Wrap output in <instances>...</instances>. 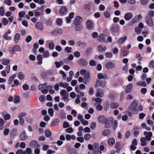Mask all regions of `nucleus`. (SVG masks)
Returning <instances> with one entry per match:
<instances>
[{
    "instance_id": "1",
    "label": "nucleus",
    "mask_w": 154,
    "mask_h": 154,
    "mask_svg": "<svg viewBox=\"0 0 154 154\" xmlns=\"http://www.w3.org/2000/svg\"><path fill=\"white\" fill-rule=\"evenodd\" d=\"M137 100H134L129 106L128 111L132 112L134 114H137L138 112V110L137 109Z\"/></svg>"
},
{
    "instance_id": "2",
    "label": "nucleus",
    "mask_w": 154,
    "mask_h": 154,
    "mask_svg": "<svg viewBox=\"0 0 154 154\" xmlns=\"http://www.w3.org/2000/svg\"><path fill=\"white\" fill-rule=\"evenodd\" d=\"M106 82V81L104 79H97L94 86L96 88L100 87L103 88L105 86Z\"/></svg>"
},
{
    "instance_id": "3",
    "label": "nucleus",
    "mask_w": 154,
    "mask_h": 154,
    "mask_svg": "<svg viewBox=\"0 0 154 154\" xmlns=\"http://www.w3.org/2000/svg\"><path fill=\"white\" fill-rule=\"evenodd\" d=\"M113 119L112 117H110L106 119L104 124H105V127L106 128H110L112 125Z\"/></svg>"
},
{
    "instance_id": "4",
    "label": "nucleus",
    "mask_w": 154,
    "mask_h": 154,
    "mask_svg": "<svg viewBox=\"0 0 154 154\" xmlns=\"http://www.w3.org/2000/svg\"><path fill=\"white\" fill-rule=\"evenodd\" d=\"M77 63L78 64L84 66H86L88 64L87 61L83 58L77 61Z\"/></svg>"
},
{
    "instance_id": "5",
    "label": "nucleus",
    "mask_w": 154,
    "mask_h": 154,
    "mask_svg": "<svg viewBox=\"0 0 154 154\" xmlns=\"http://www.w3.org/2000/svg\"><path fill=\"white\" fill-rule=\"evenodd\" d=\"M96 92V96L97 97H103L104 91L103 89L100 88H98L97 89Z\"/></svg>"
},
{
    "instance_id": "6",
    "label": "nucleus",
    "mask_w": 154,
    "mask_h": 154,
    "mask_svg": "<svg viewBox=\"0 0 154 154\" xmlns=\"http://www.w3.org/2000/svg\"><path fill=\"white\" fill-rule=\"evenodd\" d=\"M11 31L10 30L7 31L3 35V38L5 40H10L11 39V36H8V34H10Z\"/></svg>"
},
{
    "instance_id": "7",
    "label": "nucleus",
    "mask_w": 154,
    "mask_h": 154,
    "mask_svg": "<svg viewBox=\"0 0 154 154\" xmlns=\"http://www.w3.org/2000/svg\"><path fill=\"white\" fill-rule=\"evenodd\" d=\"M143 134L146 136L145 139L146 140L148 141L151 140V137L152 136V133L151 132H147V131H144Z\"/></svg>"
},
{
    "instance_id": "8",
    "label": "nucleus",
    "mask_w": 154,
    "mask_h": 154,
    "mask_svg": "<svg viewBox=\"0 0 154 154\" xmlns=\"http://www.w3.org/2000/svg\"><path fill=\"white\" fill-rule=\"evenodd\" d=\"M90 74L88 72H87L84 75L83 82L85 84H87L89 80Z\"/></svg>"
},
{
    "instance_id": "9",
    "label": "nucleus",
    "mask_w": 154,
    "mask_h": 154,
    "mask_svg": "<svg viewBox=\"0 0 154 154\" xmlns=\"http://www.w3.org/2000/svg\"><path fill=\"white\" fill-rule=\"evenodd\" d=\"M83 21V19L79 16H77L73 21L74 24H81Z\"/></svg>"
},
{
    "instance_id": "10",
    "label": "nucleus",
    "mask_w": 154,
    "mask_h": 154,
    "mask_svg": "<svg viewBox=\"0 0 154 154\" xmlns=\"http://www.w3.org/2000/svg\"><path fill=\"white\" fill-rule=\"evenodd\" d=\"M29 145L30 147L34 148L38 147L39 146V145L35 140H33L31 141L29 143Z\"/></svg>"
},
{
    "instance_id": "11",
    "label": "nucleus",
    "mask_w": 154,
    "mask_h": 154,
    "mask_svg": "<svg viewBox=\"0 0 154 154\" xmlns=\"http://www.w3.org/2000/svg\"><path fill=\"white\" fill-rule=\"evenodd\" d=\"M146 23L149 26L152 27L153 26V23L151 17H146Z\"/></svg>"
},
{
    "instance_id": "12",
    "label": "nucleus",
    "mask_w": 154,
    "mask_h": 154,
    "mask_svg": "<svg viewBox=\"0 0 154 154\" xmlns=\"http://www.w3.org/2000/svg\"><path fill=\"white\" fill-rule=\"evenodd\" d=\"M106 68L108 69H111L115 67V64L114 63L109 62L107 63L105 65Z\"/></svg>"
},
{
    "instance_id": "13",
    "label": "nucleus",
    "mask_w": 154,
    "mask_h": 154,
    "mask_svg": "<svg viewBox=\"0 0 154 154\" xmlns=\"http://www.w3.org/2000/svg\"><path fill=\"white\" fill-rule=\"evenodd\" d=\"M132 17V13L131 12H128L125 14L124 18L126 20L128 21L130 20Z\"/></svg>"
},
{
    "instance_id": "14",
    "label": "nucleus",
    "mask_w": 154,
    "mask_h": 154,
    "mask_svg": "<svg viewBox=\"0 0 154 154\" xmlns=\"http://www.w3.org/2000/svg\"><path fill=\"white\" fill-rule=\"evenodd\" d=\"M133 87V85L132 84L130 83L128 84L126 87L125 91L126 93H130Z\"/></svg>"
},
{
    "instance_id": "15",
    "label": "nucleus",
    "mask_w": 154,
    "mask_h": 154,
    "mask_svg": "<svg viewBox=\"0 0 154 154\" xmlns=\"http://www.w3.org/2000/svg\"><path fill=\"white\" fill-rule=\"evenodd\" d=\"M106 119V117L103 115L100 116L98 118V121L102 124L104 123Z\"/></svg>"
},
{
    "instance_id": "16",
    "label": "nucleus",
    "mask_w": 154,
    "mask_h": 154,
    "mask_svg": "<svg viewBox=\"0 0 154 154\" xmlns=\"http://www.w3.org/2000/svg\"><path fill=\"white\" fill-rule=\"evenodd\" d=\"M142 17L141 15L140 14L138 15L135 16L131 20L133 21L134 23H136L139 21L140 19H141Z\"/></svg>"
},
{
    "instance_id": "17",
    "label": "nucleus",
    "mask_w": 154,
    "mask_h": 154,
    "mask_svg": "<svg viewBox=\"0 0 154 154\" xmlns=\"http://www.w3.org/2000/svg\"><path fill=\"white\" fill-rule=\"evenodd\" d=\"M27 137V136L26 134L25 131H23V132L21 133L20 135V139L21 140H24L26 139Z\"/></svg>"
},
{
    "instance_id": "18",
    "label": "nucleus",
    "mask_w": 154,
    "mask_h": 154,
    "mask_svg": "<svg viewBox=\"0 0 154 154\" xmlns=\"http://www.w3.org/2000/svg\"><path fill=\"white\" fill-rule=\"evenodd\" d=\"M86 23L88 29L89 30H91L93 25V23L90 20H88L87 21Z\"/></svg>"
},
{
    "instance_id": "19",
    "label": "nucleus",
    "mask_w": 154,
    "mask_h": 154,
    "mask_svg": "<svg viewBox=\"0 0 154 154\" xmlns=\"http://www.w3.org/2000/svg\"><path fill=\"white\" fill-rule=\"evenodd\" d=\"M75 26L74 29L76 31H80L83 28V26L81 24H74Z\"/></svg>"
},
{
    "instance_id": "20",
    "label": "nucleus",
    "mask_w": 154,
    "mask_h": 154,
    "mask_svg": "<svg viewBox=\"0 0 154 154\" xmlns=\"http://www.w3.org/2000/svg\"><path fill=\"white\" fill-rule=\"evenodd\" d=\"M35 27L40 30H42L44 28L43 24L41 22H37L36 24Z\"/></svg>"
},
{
    "instance_id": "21",
    "label": "nucleus",
    "mask_w": 154,
    "mask_h": 154,
    "mask_svg": "<svg viewBox=\"0 0 154 154\" xmlns=\"http://www.w3.org/2000/svg\"><path fill=\"white\" fill-rule=\"evenodd\" d=\"M105 35L103 34H100L97 38V39L99 41L102 42L104 41Z\"/></svg>"
},
{
    "instance_id": "22",
    "label": "nucleus",
    "mask_w": 154,
    "mask_h": 154,
    "mask_svg": "<svg viewBox=\"0 0 154 154\" xmlns=\"http://www.w3.org/2000/svg\"><path fill=\"white\" fill-rule=\"evenodd\" d=\"M20 35L19 33H17L14 37V42L16 43H18L20 40Z\"/></svg>"
},
{
    "instance_id": "23",
    "label": "nucleus",
    "mask_w": 154,
    "mask_h": 154,
    "mask_svg": "<svg viewBox=\"0 0 154 154\" xmlns=\"http://www.w3.org/2000/svg\"><path fill=\"white\" fill-rule=\"evenodd\" d=\"M115 143V140L112 138L111 137L109 138L108 140V143L109 146H111L114 144Z\"/></svg>"
},
{
    "instance_id": "24",
    "label": "nucleus",
    "mask_w": 154,
    "mask_h": 154,
    "mask_svg": "<svg viewBox=\"0 0 154 154\" xmlns=\"http://www.w3.org/2000/svg\"><path fill=\"white\" fill-rule=\"evenodd\" d=\"M127 38V37L126 36H125L123 37H122L120 38L118 40V44H122L124 42Z\"/></svg>"
},
{
    "instance_id": "25",
    "label": "nucleus",
    "mask_w": 154,
    "mask_h": 154,
    "mask_svg": "<svg viewBox=\"0 0 154 154\" xmlns=\"http://www.w3.org/2000/svg\"><path fill=\"white\" fill-rule=\"evenodd\" d=\"M111 132V131L109 129H106L102 132V135L104 136H107L109 135Z\"/></svg>"
},
{
    "instance_id": "26",
    "label": "nucleus",
    "mask_w": 154,
    "mask_h": 154,
    "mask_svg": "<svg viewBox=\"0 0 154 154\" xmlns=\"http://www.w3.org/2000/svg\"><path fill=\"white\" fill-rule=\"evenodd\" d=\"M97 48L98 51L100 52L105 51L106 50L105 47L104 46L103 47V46L101 45L98 46Z\"/></svg>"
},
{
    "instance_id": "27",
    "label": "nucleus",
    "mask_w": 154,
    "mask_h": 154,
    "mask_svg": "<svg viewBox=\"0 0 154 154\" xmlns=\"http://www.w3.org/2000/svg\"><path fill=\"white\" fill-rule=\"evenodd\" d=\"M146 139L144 137H141L140 139L141 142V145L142 146H144L147 144V142L146 141Z\"/></svg>"
},
{
    "instance_id": "28",
    "label": "nucleus",
    "mask_w": 154,
    "mask_h": 154,
    "mask_svg": "<svg viewBox=\"0 0 154 154\" xmlns=\"http://www.w3.org/2000/svg\"><path fill=\"white\" fill-rule=\"evenodd\" d=\"M16 74H14L11 75L10 77V78L9 79L8 81V83L9 84H11L12 82L14 79L16 77Z\"/></svg>"
},
{
    "instance_id": "29",
    "label": "nucleus",
    "mask_w": 154,
    "mask_h": 154,
    "mask_svg": "<svg viewBox=\"0 0 154 154\" xmlns=\"http://www.w3.org/2000/svg\"><path fill=\"white\" fill-rule=\"evenodd\" d=\"M119 104L117 103H111L110 105V107L111 108L114 109H116L119 106Z\"/></svg>"
},
{
    "instance_id": "30",
    "label": "nucleus",
    "mask_w": 154,
    "mask_h": 154,
    "mask_svg": "<svg viewBox=\"0 0 154 154\" xmlns=\"http://www.w3.org/2000/svg\"><path fill=\"white\" fill-rule=\"evenodd\" d=\"M137 85V86L140 85L144 87H145L146 85V84L145 82H142L141 81H139L137 82L136 83Z\"/></svg>"
},
{
    "instance_id": "31",
    "label": "nucleus",
    "mask_w": 154,
    "mask_h": 154,
    "mask_svg": "<svg viewBox=\"0 0 154 154\" xmlns=\"http://www.w3.org/2000/svg\"><path fill=\"white\" fill-rule=\"evenodd\" d=\"M37 60L38 61V62L37 63V64L40 65L42 63V55L39 54L37 56Z\"/></svg>"
},
{
    "instance_id": "32",
    "label": "nucleus",
    "mask_w": 154,
    "mask_h": 154,
    "mask_svg": "<svg viewBox=\"0 0 154 154\" xmlns=\"http://www.w3.org/2000/svg\"><path fill=\"white\" fill-rule=\"evenodd\" d=\"M67 8L64 6H62L60 11L61 14H65L67 11Z\"/></svg>"
},
{
    "instance_id": "33",
    "label": "nucleus",
    "mask_w": 154,
    "mask_h": 154,
    "mask_svg": "<svg viewBox=\"0 0 154 154\" xmlns=\"http://www.w3.org/2000/svg\"><path fill=\"white\" fill-rule=\"evenodd\" d=\"M13 47L14 48V52H21L22 51L21 48L18 45L14 46Z\"/></svg>"
},
{
    "instance_id": "34",
    "label": "nucleus",
    "mask_w": 154,
    "mask_h": 154,
    "mask_svg": "<svg viewBox=\"0 0 154 154\" xmlns=\"http://www.w3.org/2000/svg\"><path fill=\"white\" fill-rule=\"evenodd\" d=\"M17 77L19 79L21 80H23L24 78V76L22 72H19L18 73Z\"/></svg>"
},
{
    "instance_id": "35",
    "label": "nucleus",
    "mask_w": 154,
    "mask_h": 154,
    "mask_svg": "<svg viewBox=\"0 0 154 154\" xmlns=\"http://www.w3.org/2000/svg\"><path fill=\"white\" fill-rule=\"evenodd\" d=\"M104 109L105 111H107L109 108V104L107 101H106L103 105Z\"/></svg>"
},
{
    "instance_id": "36",
    "label": "nucleus",
    "mask_w": 154,
    "mask_h": 154,
    "mask_svg": "<svg viewBox=\"0 0 154 154\" xmlns=\"http://www.w3.org/2000/svg\"><path fill=\"white\" fill-rule=\"evenodd\" d=\"M45 133V136L47 137H49L51 135V132L49 130H46Z\"/></svg>"
},
{
    "instance_id": "37",
    "label": "nucleus",
    "mask_w": 154,
    "mask_h": 154,
    "mask_svg": "<svg viewBox=\"0 0 154 154\" xmlns=\"http://www.w3.org/2000/svg\"><path fill=\"white\" fill-rule=\"evenodd\" d=\"M5 14V12L4 6H2L0 7V15L3 16Z\"/></svg>"
},
{
    "instance_id": "38",
    "label": "nucleus",
    "mask_w": 154,
    "mask_h": 154,
    "mask_svg": "<svg viewBox=\"0 0 154 154\" xmlns=\"http://www.w3.org/2000/svg\"><path fill=\"white\" fill-rule=\"evenodd\" d=\"M54 63L56 68H59L61 66V65L63 64V63L62 61H60V62L56 61Z\"/></svg>"
},
{
    "instance_id": "39",
    "label": "nucleus",
    "mask_w": 154,
    "mask_h": 154,
    "mask_svg": "<svg viewBox=\"0 0 154 154\" xmlns=\"http://www.w3.org/2000/svg\"><path fill=\"white\" fill-rule=\"evenodd\" d=\"M98 79L101 80L102 79H104L106 78V75L103 76L102 75L101 73H99L97 74Z\"/></svg>"
},
{
    "instance_id": "40",
    "label": "nucleus",
    "mask_w": 154,
    "mask_h": 154,
    "mask_svg": "<svg viewBox=\"0 0 154 154\" xmlns=\"http://www.w3.org/2000/svg\"><path fill=\"white\" fill-rule=\"evenodd\" d=\"M111 30L112 32H117L119 30V28L117 26H114L111 27Z\"/></svg>"
},
{
    "instance_id": "41",
    "label": "nucleus",
    "mask_w": 154,
    "mask_h": 154,
    "mask_svg": "<svg viewBox=\"0 0 154 154\" xmlns=\"http://www.w3.org/2000/svg\"><path fill=\"white\" fill-rule=\"evenodd\" d=\"M56 23L57 25L58 26H61L63 23L62 19L60 18H57Z\"/></svg>"
},
{
    "instance_id": "42",
    "label": "nucleus",
    "mask_w": 154,
    "mask_h": 154,
    "mask_svg": "<svg viewBox=\"0 0 154 154\" xmlns=\"http://www.w3.org/2000/svg\"><path fill=\"white\" fill-rule=\"evenodd\" d=\"M103 14L105 17L106 18H109L110 17V13L108 11H105L104 12Z\"/></svg>"
},
{
    "instance_id": "43",
    "label": "nucleus",
    "mask_w": 154,
    "mask_h": 154,
    "mask_svg": "<svg viewBox=\"0 0 154 154\" xmlns=\"http://www.w3.org/2000/svg\"><path fill=\"white\" fill-rule=\"evenodd\" d=\"M2 63L3 65H7L9 63L10 60L8 59H4L2 60Z\"/></svg>"
},
{
    "instance_id": "44",
    "label": "nucleus",
    "mask_w": 154,
    "mask_h": 154,
    "mask_svg": "<svg viewBox=\"0 0 154 154\" xmlns=\"http://www.w3.org/2000/svg\"><path fill=\"white\" fill-rule=\"evenodd\" d=\"M134 134L135 136L138 135L139 134V128L138 127H135L134 128Z\"/></svg>"
},
{
    "instance_id": "45",
    "label": "nucleus",
    "mask_w": 154,
    "mask_h": 154,
    "mask_svg": "<svg viewBox=\"0 0 154 154\" xmlns=\"http://www.w3.org/2000/svg\"><path fill=\"white\" fill-rule=\"evenodd\" d=\"M58 122V121L57 119H54L51 122V126H55Z\"/></svg>"
},
{
    "instance_id": "46",
    "label": "nucleus",
    "mask_w": 154,
    "mask_h": 154,
    "mask_svg": "<svg viewBox=\"0 0 154 154\" xmlns=\"http://www.w3.org/2000/svg\"><path fill=\"white\" fill-rule=\"evenodd\" d=\"M54 109L52 108H49L48 109V113L51 116H53L54 115Z\"/></svg>"
},
{
    "instance_id": "47",
    "label": "nucleus",
    "mask_w": 154,
    "mask_h": 154,
    "mask_svg": "<svg viewBox=\"0 0 154 154\" xmlns=\"http://www.w3.org/2000/svg\"><path fill=\"white\" fill-rule=\"evenodd\" d=\"M91 135L89 134H85L84 136V138L85 140L87 141L88 140L91 138Z\"/></svg>"
},
{
    "instance_id": "48",
    "label": "nucleus",
    "mask_w": 154,
    "mask_h": 154,
    "mask_svg": "<svg viewBox=\"0 0 154 154\" xmlns=\"http://www.w3.org/2000/svg\"><path fill=\"white\" fill-rule=\"evenodd\" d=\"M8 23V20L5 18H3L2 19V23L4 26L7 25Z\"/></svg>"
},
{
    "instance_id": "49",
    "label": "nucleus",
    "mask_w": 154,
    "mask_h": 154,
    "mask_svg": "<svg viewBox=\"0 0 154 154\" xmlns=\"http://www.w3.org/2000/svg\"><path fill=\"white\" fill-rule=\"evenodd\" d=\"M26 112H22L18 115V117L19 118H23V117L26 116Z\"/></svg>"
},
{
    "instance_id": "50",
    "label": "nucleus",
    "mask_w": 154,
    "mask_h": 154,
    "mask_svg": "<svg viewBox=\"0 0 154 154\" xmlns=\"http://www.w3.org/2000/svg\"><path fill=\"white\" fill-rule=\"evenodd\" d=\"M84 8L87 11H89L90 10V5L88 4H85L84 6Z\"/></svg>"
},
{
    "instance_id": "51",
    "label": "nucleus",
    "mask_w": 154,
    "mask_h": 154,
    "mask_svg": "<svg viewBox=\"0 0 154 154\" xmlns=\"http://www.w3.org/2000/svg\"><path fill=\"white\" fill-rule=\"evenodd\" d=\"M96 126V123L95 122H93L91 123L90 125V128L92 129H94Z\"/></svg>"
},
{
    "instance_id": "52",
    "label": "nucleus",
    "mask_w": 154,
    "mask_h": 154,
    "mask_svg": "<svg viewBox=\"0 0 154 154\" xmlns=\"http://www.w3.org/2000/svg\"><path fill=\"white\" fill-rule=\"evenodd\" d=\"M118 125V122L117 121L115 120L114 121V123L113 125V128L114 130H116V128Z\"/></svg>"
},
{
    "instance_id": "53",
    "label": "nucleus",
    "mask_w": 154,
    "mask_h": 154,
    "mask_svg": "<svg viewBox=\"0 0 154 154\" xmlns=\"http://www.w3.org/2000/svg\"><path fill=\"white\" fill-rule=\"evenodd\" d=\"M93 149L97 150H99V144L97 143H94L93 144Z\"/></svg>"
},
{
    "instance_id": "54",
    "label": "nucleus",
    "mask_w": 154,
    "mask_h": 154,
    "mask_svg": "<svg viewBox=\"0 0 154 154\" xmlns=\"http://www.w3.org/2000/svg\"><path fill=\"white\" fill-rule=\"evenodd\" d=\"M48 46L50 50L53 49L54 48V44L53 42H51L49 44Z\"/></svg>"
},
{
    "instance_id": "55",
    "label": "nucleus",
    "mask_w": 154,
    "mask_h": 154,
    "mask_svg": "<svg viewBox=\"0 0 154 154\" xmlns=\"http://www.w3.org/2000/svg\"><path fill=\"white\" fill-rule=\"evenodd\" d=\"M81 106L86 109H88V104L86 103H83L81 104Z\"/></svg>"
},
{
    "instance_id": "56",
    "label": "nucleus",
    "mask_w": 154,
    "mask_h": 154,
    "mask_svg": "<svg viewBox=\"0 0 154 154\" xmlns=\"http://www.w3.org/2000/svg\"><path fill=\"white\" fill-rule=\"evenodd\" d=\"M63 128H66L68 127H70L69 123L66 122H64L63 124Z\"/></svg>"
},
{
    "instance_id": "57",
    "label": "nucleus",
    "mask_w": 154,
    "mask_h": 154,
    "mask_svg": "<svg viewBox=\"0 0 154 154\" xmlns=\"http://www.w3.org/2000/svg\"><path fill=\"white\" fill-rule=\"evenodd\" d=\"M49 54L48 51H45L43 54V56L44 57H47L49 56Z\"/></svg>"
},
{
    "instance_id": "58",
    "label": "nucleus",
    "mask_w": 154,
    "mask_h": 154,
    "mask_svg": "<svg viewBox=\"0 0 154 154\" xmlns=\"http://www.w3.org/2000/svg\"><path fill=\"white\" fill-rule=\"evenodd\" d=\"M96 64V62L93 60H91L89 62V64L91 66H95Z\"/></svg>"
},
{
    "instance_id": "59",
    "label": "nucleus",
    "mask_w": 154,
    "mask_h": 154,
    "mask_svg": "<svg viewBox=\"0 0 154 154\" xmlns=\"http://www.w3.org/2000/svg\"><path fill=\"white\" fill-rule=\"evenodd\" d=\"M17 132L14 129L12 130L11 132V137H14L16 135Z\"/></svg>"
},
{
    "instance_id": "60",
    "label": "nucleus",
    "mask_w": 154,
    "mask_h": 154,
    "mask_svg": "<svg viewBox=\"0 0 154 154\" xmlns=\"http://www.w3.org/2000/svg\"><path fill=\"white\" fill-rule=\"evenodd\" d=\"M149 67L152 68H154V61L151 60L149 63Z\"/></svg>"
},
{
    "instance_id": "61",
    "label": "nucleus",
    "mask_w": 154,
    "mask_h": 154,
    "mask_svg": "<svg viewBox=\"0 0 154 154\" xmlns=\"http://www.w3.org/2000/svg\"><path fill=\"white\" fill-rule=\"evenodd\" d=\"M25 14L26 12L25 11H22L19 13L18 15L20 17H23Z\"/></svg>"
},
{
    "instance_id": "62",
    "label": "nucleus",
    "mask_w": 154,
    "mask_h": 154,
    "mask_svg": "<svg viewBox=\"0 0 154 154\" xmlns=\"http://www.w3.org/2000/svg\"><path fill=\"white\" fill-rule=\"evenodd\" d=\"M4 2L7 5L10 6L12 2L11 0H4Z\"/></svg>"
},
{
    "instance_id": "63",
    "label": "nucleus",
    "mask_w": 154,
    "mask_h": 154,
    "mask_svg": "<svg viewBox=\"0 0 154 154\" xmlns=\"http://www.w3.org/2000/svg\"><path fill=\"white\" fill-rule=\"evenodd\" d=\"M14 83L16 86H18L21 85V84L19 82L17 79H15L14 81Z\"/></svg>"
},
{
    "instance_id": "64",
    "label": "nucleus",
    "mask_w": 154,
    "mask_h": 154,
    "mask_svg": "<svg viewBox=\"0 0 154 154\" xmlns=\"http://www.w3.org/2000/svg\"><path fill=\"white\" fill-rule=\"evenodd\" d=\"M20 101V98L19 96H16L14 100V102L15 103H17Z\"/></svg>"
}]
</instances>
